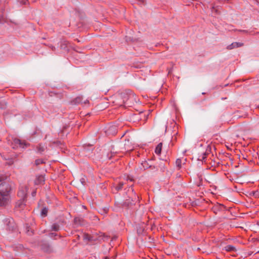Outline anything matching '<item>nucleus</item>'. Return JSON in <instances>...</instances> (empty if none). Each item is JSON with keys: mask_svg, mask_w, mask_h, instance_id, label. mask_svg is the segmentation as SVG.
<instances>
[{"mask_svg": "<svg viewBox=\"0 0 259 259\" xmlns=\"http://www.w3.org/2000/svg\"><path fill=\"white\" fill-rule=\"evenodd\" d=\"M26 229V233H27V234L28 235H31L32 234H33V231L29 230V226H27Z\"/></svg>", "mask_w": 259, "mask_h": 259, "instance_id": "bb28decb", "label": "nucleus"}, {"mask_svg": "<svg viewBox=\"0 0 259 259\" xmlns=\"http://www.w3.org/2000/svg\"><path fill=\"white\" fill-rule=\"evenodd\" d=\"M98 235H99V236L96 238H94V236H91L89 241H95L96 240H98L99 241H105L108 240L110 238L109 236H108V235H106V234L102 233V232H100L99 234H98Z\"/></svg>", "mask_w": 259, "mask_h": 259, "instance_id": "f03ea898", "label": "nucleus"}, {"mask_svg": "<svg viewBox=\"0 0 259 259\" xmlns=\"http://www.w3.org/2000/svg\"><path fill=\"white\" fill-rule=\"evenodd\" d=\"M205 158V156H203V157H202V159H203V160H204Z\"/></svg>", "mask_w": 259, "mask_h": 259, "instance_id": "79ce46f5", "label": "nucleus"}, {"mask_svg": "<svg viewBox=\"0 0 259 259\" xmlns=\"http://www.w3.org/2000/svg\"><path fill=\"white\" fill-rule=\"evenodd\" d=\"M41 248L46 252L50 253L53 251V249L51 246L47 243H44L41 244Z\"/></svg>", "mask_w": 259, "mask_h": 259, "instance_id": "20e7f679", "label": "nucleus"}, {"mask_svg": "<svg viewBox=\"0 0 259 259\" xmlns=\"http://www.w3.org/2000/svg\"><path fill=\"white\" fill-rule=\"evenodd\" d=\"M113 154H114L113 152H111L110 154H108V157L109 159H110L112 158V157L113 156Z\"/></svg>", "mask_w": 259, "mask_h": 259, "instance_id": "7c9ffc66", "label": "nucleus"}, {"mask_svg": "<svg viewBox=\"0 0 259 259\" xmlns=\"http://www.w3.org/2000/svg\"><path fill=\"white\" fill-rule=\"evenodd\" d=\"M2 182V180L0 179V182Z\"/></svg>", "mask_w": 259, "mask_h": 259, "instance_id": "37998d69", "label": "nucleus"}, {"mask_svg": "<svg viewBox=\"0 0 259 259\" xmlns=\"http://www.w3.org/2000/svg\"><path fill=\"white\" fill-rule=\"evenodd\" d=\"M22 2L23 3V4L24 5H26L27 4V0H23L22 1Z\"/></svg>", "mask_w": 259, "mask_h": 259, "instance_id": "72a5a7b5", "label": "nucleus"}, {"mask_svg": "<svg viewBox=\"0 0 259 259\" xmlns=\"http://www.w3.org/2000/svg\"><path fill=\"white\" fill-rule=\"evenodd\" d=\"M90 237H91V236L90 235H89L88 234H83V239L84 240H87L89 241Z\"/></svg>", "mask_w": 259, "mask_h": 259, "instance_id": "c85d7f7f", "label": "nucleus"}, {"mask_svg": "<svg viewBox=\"0 0 259 259\" xmlns=\"http://www.w3.org/2000/svg\"><path fill=\"white\" fill-rule=\"evenodd\" d=\"M68 42L67 40H62L60 44V48L62 50H64L65 51H68L67 47L68 45Z\"/></svg>", "mask_w": 259, "mask_h": 259, "instance_id": "f8f14e48", "label": "nucleus"}, {"mask_svg": "<svg viewBox=\"0 0 259 259\" xmlns=\"http://www.w3.org/2000/svg\"><path fill=\"white\" fill-rule=\"evenodd\" d=\"M102 211H103L104 213H107V212L108 211V209L107 208H105L103 210H101V213H102Z\"/></svg>", "mask_w": 259, "mask_h": 259, "instance_id": "2f4dec72", "label": "nucleus"}, {"mask_svg": "<svg viewBox=\"0 0 259 259\" xmlns=\"http://www.w3.org/2000/svg\"><path fill=\"white\" fill-rule=\"evenodd\" d=\"M107 134L114 135L117 133V128L115 126H110L106 131Z\"/></svg>", "mask_w": 259, "mask_h": 259, "instance_id": "423d86ee", "label": "nucleus"}, {"mask_svg": "<svg viewBox=\"0 0 259 259\" xmlns=\"http://www.w3.org/2000/svg\"><path fill=\"white\" fill-rule=\"evenodd\" d=\"M129 189H131V191H132V192L133 193H134V194H135V192H134V189H133V187L132 186H131V187L129 188Z\"/></svg>", "mask_w": 259, "mask_h": 259, "instance_id": "f704fd0d", "label": "nucleus"}, {"mask_svg": "<svg viewBox=\"0 0 259 259\" xmlns=\"http://www.w3.org/2000/svg\"><path fill=\"white\" fill-rule=\"evenodd\" d=\"M10 196L0 193V206H6L9 202Z\"/></svg>", "mask_w": 259, "mask_h": 259, "instance_id": "7ed1b4c3", "label": "nucleus"}, {"mask_svg": "<svg viewBox=\"0 0 259 259\" xmlns=\"http://www.w3.org/2000/svg\"><path fill=\"white\" fill-rule=\"evenodd\" d=\"M11 188L10 184L6 181L2 182L0 184V193L10 196Z\"/></svg>", "mask_w": 259, "mask_h": 259, "instance_id": "f257e3e1", "label": "nucleus"}, {"mask_svg": "<svg viewBox=\"0 0 259 259\" xmlns=\"http://www.w3.org/2000/svg\"><path fill=\"white\" fill-rule=\"evenodd\" d=\"M84 182V179H82V180H81V183H83Z\"/></svg>", "mask_w": 259, "mask_h": 259, "instance_id": "ea45409f", "label": "nucleus"}, {"mask_svg": "<svg viewBox=\"0 0 259 259\" xmlns=\"http://www.w3.org/2000/svg\"><path fill=\"white\" fill-rule=\"evenodd\" d=\"M25 199H20L16 204V206L20 208H23L25 204Z\"/></svg>", "mask_w": 259, "mask_h": 259, "instance_id": "9b49d317", "label": "nucleus"}, {"mask_svg": "<svg viewBox=\"0 0 259 259\" xmlns=\"http://www.w3.org/2000/svg\"><path fill=\"white\" fill-rule=\"evenodd\" d=\"M45 182V178L42 176H38L35 181L36 185H39Z\"/></svg>", "mask_w": 259, "mask_h": 259, "instance_id": "4468645a", "label": "nucleus"}, {"mask_svg": "<svg viewBox=\"0 0 259 259\" xmlns=\"http://www.w3.org/2000/svg\"><path fill=\"white\" fill-rule=\"evenodd\" d=\"M51 49H52V50L54 51V50H55L56 48L54 46H51Z\"/></svg>", "mask_w": 259, "mask_h": 259, "instance_id": "e433bc0d", "label": "nucleus"}, {"mask_svg": "<svg viewBox=\"0 0 259 259\" xmlns=\"http://www.w3.org/2000/svg\"><path fill=\"white\" fill-rule=\"evenodd\" d=\"M18 196L20 199H25L26 197V191L24 189H22L19 190L18 192Z\"/></svg>", "mask_w": 259, "mask_h": 259, "instance_id": "6e6552de", "label": "nucleus"}, {"mask_svg": "<svg viewBox=\"0 0 259 259\" xmlns=\"http://www.w3.org/2000/svg\"><path fill=\"white\" fill-rule=\"evenodd\" d=\"M46 149L47 147L42 144H38L36 147L37 152L39 154H42Z\"/></svg>", "mask_w": 259, "mask_h": 259, "instance_id": "1a4fd4ad", "label": "nucleus"}, {"mask_svg": "<svg viewBox=\"0 0 259 259\" xmlns=\"http://www.w3.org/2000/svg\"><path fill=\"white\" fill-rule=\"evenodd\" d=\"M163 161H160V164H158L157 162H156L154 164L152 163L153 166H152V168H150L154 171H157L159 169V167H160V165H162L163 164Z\"/></svg>", "mask_w": 259, "mask_h": 259, "instance_id": "dca6fc26", "label": "nucleus"}, {"mask_svg": "<svg viewBox=\"0 0 259 259\" xmlns=\"http://www.w3.org/2000/svg\"><path fill=\"white\" fill-rule=\"evenodd\" d=\"M142 165L144 169L152 168V166H153L152 163V160H149V162L145 161L142 163Z\"/></svg>", "mask_w": 259, "mask_h": 259, "instance_id": "0eeeda50", "label": "nucleus"}, {"mask_svg": "<svg viewBox=\"0 0 259 259\" xmlns=\"http://www.w3.org/2000/svg\"><path fill=\"white\" fill-rule=\"evenodd\" d=\"M13 144L15 145V146L19 145L20 147H23L24 144L23 142H21L20 140L15 138L13 141Z\"/></svg>", "mask_w": 259, "mask_h": 259, "instance_id": "2eb2a0df", "label": "nucleus"}, {"mask_svg": "<svg viewBox=\"0 0 259 259\" xmlns=\"http://www.w3.org/2000/svg\"><path fill=\"white\" fill-rule=\"evenodd\" d=\"M89 101L88 100H86L84 101V104H87V103H89Z\"/></svg>", "mask_w": 259, "mask_h": 259, "instance_id": "4c0bfd02", "label": "nucleus"}, {"mask_svg": "<svg viewBox=\"0 0 259 259\" xmlns=\"http://www.w3.org/2000/svg\"><path fill=\"white\" fill-rule=\"evenodd\" d=\"M162 146V143H160L157 145V146H156L155 150V152L156 154L159 155L161 153Z\"/></svg>", "mask_w": 259, "mask_h": 259, "instance_id": "f3484780", "label": "nucleus"}, {"mask_svg": "<svg viewBox=\"0 0 259 259\" xmlns=\"http://www.w3.org/2000/svg\"><path fill=\"white\" fill-rule=\"evenodd\" d=\"M35 194H36V192H35V191H33V192L32 193V195L33 196H35Z\"/></svg>", "mask_w": 259, "mask_h": 259, "instance_id": "c9c22d12", "label": "nucleus"}, {"mask_svg": "<svg viewBox=\"0 0 259 259\" xmlns=\"http://www.w3.org/2000/svg\"><path fill=\"white\" fill-rule=\"evenodd\" d=\"M48 209L47 207H44L41 211V215L46 217L47 215Z\"/></svg>", "mask_w": 259, "mask_h": 259, "instance_id": "393cba45", "label": "nucleus"}, {"mask_svg": "<svg viewBox=\"0 0 259 259\" xmlns=\"http://www.w3.org/2000/svg\"><path fill=\"white\" fill-rule=\"evenodd\" d=\"M57 234L55 233H50L49 234V236L51 238H53L54 237V236H57Z\"/></svg>", "mask_w": 259, "mask_h": 259, "instance_id": "c756f323", "label": "nucleus"}, {"mask_svg": "<svg viewBox=\"0 0 259 259\" xmlns=\"http://www.w3.org/2000/svg\"><path fill=\"white\" fill-rule=\"evenodd\" d=\"M104 259H109L107 256L104 257Z\"/></svg>", "mask_w": 259, "mask_h": 259, "instance_id": "a19ab883", "label": "nucleus"}, {"mask_svg": "<svg viewBox=\"0 0 259 259\" xmlns=\"http://www.w3.org/2000/svg\"><path fill=\"white\" fill-rule=\"evenodd\" d=\"M176 164L177 167L180 169L182 167V160L181 159H177L176 161Z\"/></svg>", "mask_w": 259, "mask_h": 259, "instance_id": "b1692460", "label": "nucleus"}, {"mask_svg": "<svg viewBox=\"0 0 259 259\" xmlns=\"http://www.w3.org/2000/svg\"><path fill=\"white\" fill-rule=\"evenodd\" d=\"M239 31L240 32H243V33H247V31L245 30H239Z\"/></svg>", "mask_w": 259, "mask_h": 259, "instance_id": "473e14b6", "label": "nucleus"}, {"mask_svg": "<svg viewBox=\"0 0 259 259\" xmlns=\"http://www.w3.org/2000/svg\"><path fill=\"white\" fill-rule=\"evenodd\" d=\"M211 12H212V13L213 14L214 13L215 14H220V12L219 11V10L216 9L215 8H214V7H212L211 8Z\"/></svg>", "mask_w": 259, "mask_h": 259, "instance_id": "a878e982", "label": "nucleus"}, {"mask_svg": "<svg viewBox=\"0 0 259 259\" xmlns=\"http://www.w3.org/2000/svg\"><path fill=\"white\" fill-rule=\"evenodd\" d=\"M82 98L81 97H77L71 101L72 104L75 105L81 102Z\"/></svg>", "mask_w": 259, "mask_h": 259, "instance_id": "a211bd4d", "label": "nucleus"}, {"mask_svg": "<svg viewBox=\"0 0 259 259\" xmlns=\"http://www.w3.org/2000/svg\"><path fill=\"white\" fill-rule=\"evenodd\" d=\"M74 222L75 225H83V219L77 217L75 218L74 220Z\"/></svg>", "mask_w": 259, "mask_h": 259, "instance_id": "ddd939ff", "label": "nucleus"}, {"mask_svg": "<svg viewBox=\"0 0 259 259\" xmlns=\"http://www.w3.org/2000/svg\"><path fill=\"white\" fill-rule=\"evenodd\" d=\"M60 226L57 224H54L52 226V230L55 231H58L59 230Z\"/></svg>", "mask_w": 259, "mask_h": 259, "instance_id": "4be33fe9", "label": "nucleus"}, {"mask_svg": "<svg viewBox=\"0 0 259 259\" xmlns=\"http://www.w3.org/2000/svg\"><path fill=\"white\" fill-rule=\"evenodd\" d=\"M45 160L43 159H37L35 161V164L36 165H38L40 164L45 163Z\"/></svg>", "mask_w": 259, "mask_h": 259, "instance_id": "412c9836", "label": "nucleus"}, {"mask_svg": "<svg viewBox=\"0 0 259 259\" xmlns=\"http://www.w3.org/2000/svg\"><path fill=\"white\" fill-rule=\"evenodd\" d=\"M137 232L138 233H141L142 232V231L141 230H137Z\"/></svg>", "mask_w": 259, "mask_h": 259, "instance_id": "58836bf2", "label": "nucleus"}, {"mask_svg": "<svg viewBox=\"0 0 259 259\" xmlns=\"http://www.w3.org/2000/svg\"><path fill=\"white\" fill-rule=\"evenodd\" d=\"M123 183L122 182H120L118 183L117 185L114 187L115 190L117 192L122 189L123 188Z\"/></svg>", "mask_w": 259, "mask_h": 259, "instance_id": "6ab92c4d", "label": "nucleus"}, {"mask_svg": "<svg viewBox=\"0 0 259 259\" xmlns=\"http://www.w3.org/2000/svg\"><path fill=\"white\" fill-rule=\"evenodd\" d=\"M252 195L255 198L259 197V191H255L252 192Z\"/></svg>", "mask_w": 259, "mask_h": 259, "instance_id": "cd10ccee", "label": "nucleus"}, {"mask_svg": "<svg viewBox=\"0 0 259 259\" xmlns=\"http://www.w3.org/2000/svg\"><path fill=\"white\" fill-rule=\"evenodd\" d=\"M225 250L227 251H232L235 250V248L232 245H228L225 247Z\"/></svg>", "mask_w": 259, "mask_h": 259, "instance_id": "aec40b11", "label": "nucleus"}, {"mask_svg": "<svg viewBox=\"0 0 259 259\" xmlns=\"http://www.w3.org/2000/svg\"><path fill=\"white\" fill-rule=\"evenodd\" d=\"M126 96L128 98L125 100L124 99L123 101L128 102V104L131 102V101L135 99V95L132 92H131L130 93Z\"/></svg>", "mask_w": 259, "mask_h": 259, "instance_id": "9d476101", "label": "nucleus"}, {"mask_svg": "<svg viewBox=\"0 0 259 259\" xmlns=\"http://www.w3.org/2000/svg\"><path fill=\"white\" fill-rule=\"evenodd\" d=\"M132 201H133V199L131 200L130 199H126L123 203V206H130L132 204Z\"/></svg>", "mask_w": 259, "mask_h": 259, "instance_id": "5701e85b", "label": "nucleus"}, {"mask_svg": "<svg viewBox=\"0 0 259 259\" xmlns=\"http://www.w3.org/2000/svg\"><path fill=\"white\" fill-rule=\"evenodd\" d=\"M243 46V44L242 42H234L229 45L227 48L228 50H232L233 49L239 48Z\"/></svg>", "mask_w": 259, "mask_h": 259, "instance_id": "39448f33", "label": "nucleus"}]
</instances>
